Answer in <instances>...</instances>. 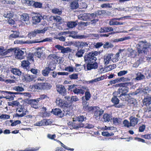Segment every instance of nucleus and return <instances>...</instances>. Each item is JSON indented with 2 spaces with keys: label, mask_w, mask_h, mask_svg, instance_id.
I'll return each mask as SVG.
<instances>
[{
  "label": "nucleus",
  "mask_w": 151,
  "mask_h": 151,
  "mask_svg": "<svg viewBox=\"0 0 151 151\" xmlns=\"http://www.w3.org/2000/svg\"><path fill=\"white\" fill-rule=\"evenodd\" d=\"M78 17V19L86 21L88 19V13H83L81 14Z\"/></svg>",
  "instance_id": "nucleus-20"
},
{
  "label": "nucleus",
  "mask_w": 151,
  "mask_h": 151,
  "mask_svg": "<svg viewBox=\"0 0 151 151\" xmlns=\"http://www.w3.org/2000/svg\"><path fill=\"white\" fill-rule=\"evenodd\" d=\"M112 119L111 115L108 114H105L103 116L102 121L104 122H108Z\"/></svg>",
  "instance_id": "nucleus-15"
},
{
  "label": "nucleus",
  "mask_w": 151,
  "mask_h": 151,
  "mask_svg": "<svg viewBox=\"0 0 151 151\" xmlns=\"http://www.w3.org/2000/svg\"><path fill=\"white\" fill-rule=\"evenodd\" d=\"M98 16H103L106 14V12L104 10H98L96 12Z\"/></svg>",
  "instance_id": "nucleus-54"
},
{
  "label": "nucleus",
  "mask_w": 151,
  "mask_h": 151,
  "mask_svg": "<svg viewBox=\"0 0 151 151\" xmlns=\"http://www.w3.org/2000/svg\"><path fill=\"white\" fill-rule=\"evenodd\" d=\"M11 71L14 74L18 76H20L21 74V72L20 70L17 68H12Z\"/></svg>",
  "instance_id": "nucleus-32"
},
{
  "label": "nucleus",
  "mask_w": 151,
  "mask_h": 151,
  "mask_svg": "<svg viewBox=\"0 0 151 151\" xmlns=\"http://www.w3.org/2000/svg\"><path fill=\"white\" fill-rule=\"evenodd\" d=\"M143 104L144 105L148 106L151 103V96H147L146 98H145L143 101Z\"/></svg>",
  "instance_id": "nucleus-19"
},
{
  "label": "nucleus",
  "mask_w": 151,
  "mask_h": 151,
  "mask_svg": "<svg viewBox=\"0 0 151 151\" xmlns=\"http://www.w3.org/2000/svg\"><path fill=\"white\" fill-rule=\"evenodd\" d=\"M82 104L83 105V109L85 111H86L88 110H90V107H89V103L86 101L85 100L84 96H83L82 97Z\"/></svg>",
  "instance_id": "nucleus-14"
},
{
  "label": "nucleus",
  "mask_w": 151,
  "mask_h": 151,
  "mask_svg": "<svg viewBox=\"0 0 151 151\" xmlns=\"http://www.w3.org/2000/svg\"><path fill=\"white\" fill-rule=\"evenodd\" d=\"M56 90L60 93L63 95H65L66 93L65 88L63 85H56Z\"/></svg>",
  "instance_id": "nucleus-9"
},
{
  "label": "nucleus",
  "mask_w": 151,
  "mask_h": 151,
  "mask_svg": "<svg viewBox=\"0 0 151 151\" xmlns=\"http://www.w3.org/2000/svg\"><path fill=\"white\" fill-rule=\"evenodd\" d=\"M43 53V50L40 48H38L34 53L35 55L38 58H40Z\"/></svg>",
  "instance_id": "nucleus-35"
},
{
  "label": "nucleus",
  "mask_w": 151,
  "mask_h": 151,
  "mask_svg": "<svg viewBox=\"0 0 151 151\" xmlns=\"http://www.w3.org/2000/svg\"><path fill=\"white\" fill-rule=\"evenodd\" d=\"M94 114L95 118L101 116L104 113V111L98 106H91L90 108Z\"/></svg>",
  "instance_id": "nucleus-5"
},
{
  "label": "nucleus",
  "mask_w": 151,
  "mask_h": 151,
  "mask_svg": "<svg viewBox=\"0 0 151 151\" xmlns=\"http://www.w3.org/2000/svg\"><path fill=\"white\" fill-rule=\"evenodd\" d=\"M123 124H124L125 127L128 128L131 126L130 123L129 122V121L126 119H125L124 121Z\"/></svg>",
  "instance_id": "nucleus-53"
},
{
  "label": "nucleus",
  "mask_w": 151,
  "mask_h": 151,
  "mask_svg": "<svg viewBox=\"0 0 151 151\" xmlns=\"http://www.w3.org/2000/svg\"><path fill=\"white\" fill-rule=\"evenodd\" d=\"M94 127V125L92 124H90L88 123L86 124L85 125V128L87 129H91Z\"/></svg>",
  "instance_id": "nucleus-62"
},
{
  "label": "nucleus",
  "mask_w": 151,
  "mask_h": 151,
  "mask_svg": "<svg viewBox=\"0 0 151 151\" xmlns=\"http://www.w3.org/2000/svg\"><path fill=\"white\" fill-rule=\"evenodd\" d=\"M42 6V4L40 2H35L34 7L35 8H41Z\"/></svg>",
  "instance_id": "nucleus-64"
},
{
  "label": "nucleus",
  "mask_w": 151,
  "mask_h": 151,
  "mask_svg": "<svg viewBox=\"0 0 151 151\" xmlns=\"http://www.w3.org/2000/svg\"><path fill=\"white\" fill-rule=\"evenodd\" d=\"M68 108H67V110H64V113H63L61 109L59 108H55L52 109V112L55 115H57L59 117L62 118L64 115L67 116L68 115H70V113L68 110Z\"/></svg>",
  "instance_id": "nucleus-3"
},
{
  "label": "nucleus",
  "mask_w": 151,
  "mask_h": 151,
  "mask_svg": "<svg viewBox=\"0 0 151 151\" xmlns=\"http://www.w3.org/2000/svg\"><path fill=\"white\" fill-rule=\"evenodd\" d=\"M127 72V70L121 71L118 73V76H121L125 75Z\"/></svg>",
  "instance_id": "nucleus-58"
},
{
  "label": "nucleus",
  "mask_w": 151,
  "mask_h": 151,
  "mask_svg": "<svg viewBox=\"0 0 151 151\" xmlns=\"http://www.w3.org/2000/svg\"><path fill=\"white\" fill-rule=\"evenodd\" d=\"M70 8L72 9H76L79 7V4L78 1H72L70 4Z\"/></svg>",
  "instance_id": "nucleus-23"
},
{
  "label": "nucleus",
  "mask_w": 151,
  "mask_h": 151,
  "mask_svg": "<svg viewBox=\"0 0 151 151\" xmlns=\"http://www.w3.org/2000/svg\"><path fill=\"white\" fill-rule=\"evenodd\" d=\"M46 30V29L45 30L44 29L42 30L35 29L34 31L30 32L29 33L34 37L38 34L44 33Z\"/></svg>",
  "instance_id": "nucleus-22"
},
{
  "label": "nucleus",
  "mask_w": 151,
  "mask_h": 151,
  "mask_svg": "<svg viewBox=\"0 0 151 151\" xmlns=\"http://www.w3.org/2000/svg\"><path fill=\"white\" fill-rule=\"evenodd\" d=\"M77 24L76 22L70 21L67 23V26L70 28H72L76 27Z\"/></svg>",
  "instance_id": "nucleus-31"
},
{
  "label": "nucleus",
  "mask_w": 151,
  "mask_h": 151,
  "mask_svg": "<svg viewBox=\"0 0 151 151\" xmlns=\"http://www.w3.org/2000/svg\"><path fill=\"white\" fill-rule=\"evenodd\" d=\"M35 78V76L30 75H27L25 77V80L27 82L32 81Z\"/></svg>",
  "instance_id": "nucleus-34"
},
{
  "label": "nucleus",
  "mask_w": 151,
  "mask_h": 151,
  "mask_svg": "<svg viewBox=\"0 0 151 151\" xmlns=\"http://www.w3.org/2000/svg\"><path fill=\"white\" fill-rule=\"evenodd\" d=\"M53 69H52L51 68H50L49 67H46L42 71V74L45 76H47L48 74L51 70Z\"/></svg>",
  "instance_id": "nucleus-24"
},
{
  "label": "nucleus",
  "mask_w": 151,
  "mask_h": 151,
  "mask_svg": "<svg viewBox=\"0 0 151 151\" xmlns=\"http://www.w3.org/2000/svg\"><path fill=\"white\" fill-rule=\"evenodd\" d=\"M52 19L57 22H60L61 20V18L58 16H54L52 17Z\"/></svg>",
  "instance_id": "nucleus-57"
},
{
  "label": "nucleus",
  "mask_w": 151,
  "mask_h": 151,
  "mask_svg": "<svg viewBox=\"0 0 151 151\" xmlns=\"http://www.w3.org/2000/svg\"><path fill=\"white\" fill-rule=\"evenodd\" d=\"M144 78L145 76L144 75L139 73L137 74L136 79L137 80H140L144 79Z\"/></svg>",
  "instance_id": "nucleus-51"
},
{
  "label": "nucleus",
  "mask_w": 151,
  "mask_h": 151,
  "mask_svg": "<svg viewBox=\"0 0 151 151\" xmlns=\"http://www.w3.org/2000/svg\"><path fill=\"white\" fill-rule=\"evenodd\" d=\"M84 96L85 100H89L91 97V94L88 91L86 92L85 93V96Z\"/></svg>",
  "instance_id": "nucleus-46"
},
{
  "label": "nucleus",
  "mask_w": 151,
  "mask_h": 151,
  "mask_svg": "<svg viewBox=\"0 0 151 151\" xmlns=\"http://www.w3.org/2000/svg\"><path fill=\"white\" fill-rule=\"evenodd\" d=\"M88 19L91 20L95 18L96 17H98L97 14L96 12L93 13H88Z\"/></svg>",
  "instance_id": "nucleus-40"
},
{
  "label": "nucleus",
  "mask_w": 151,
  "mask_h": 151,
  "mask_svg": "<svg viewBox=\"0 0 151 151\" xmlns=\"http://www.w3.org/2000/svg\"><path fill=\"white\" fill-rule=\"evenodd\" d=\"M45 120H42L41 121H38L34 124L35 126H41L43 125H44V122Z\"/></svg>",
  "instance_id": "nucleus-55"
},
{
  "label": "nucleus",
  "mask_w": 151,
  "mask_h": 151,
  "mask_svg": "<svg viewBox=\"0 0 151 151\" xmlns=\"http://www.w3.org/2000/svg\"><path fill=\"white\" fill-rule=\"evenodd\" d=\"M113 120L114 124L116 125H117L120 124L122 119L120 118H113Z\"/></svg>",
  "instance_id": "nucleus-38"
},
{
  "label": "nucleus",
  "mask_w": 151,
  "mask_h": 151,
  "mask_svg": "<svg viewBox=\"0 0 151 151\" xmlns=\"http://www.w3.org/2000/svg\"><path fill=\"white\" fill-rule=\"evenodd\" d=\"M44 16L42 17L40 15L35 16L32 17L33 23L34 24H36L38 23L41 21V20L42 19L44 18Z\"/></svg>",
  "instance_id": "nucleus-16"
},
{
  "label": "nucleus",
  "mask_w": 151,
  "mask_h": 151,
  "mask_svg": "<svg viewBox=\"0 0 151 151\" xmlns=\"http://www.w3.org/2000/svg\"><path fill=\"white\" fill-rule=\"evenodd\" d=\"M31 62L28 60H24L22 62V66H28L30 65Z\"/></svg>",
  "instance_id": "nucleus-50"
},
{
  "label": "nucleus",
  "mask_w": 151,
  "mask_h": 151,
  "mask_svg": "<svg viewBox=\"0 0 151 151\" xmlns=\"http://www.w3.org/2000/svg\"><path fill=\"white\" fill-rule=\"evenodd\" d=\"M38 84L41 90L50 89L51 87L50 84L48 83H41Z\"/></svg>",
  "instance_id": "nucleus-17"
},
{
  "label": "nucleus",
  "mask_w": 151,
  "mask_h": 151,
  "mask_svg": "<svg viewBox=\"0 0 151 151\" xmlns=\"http://www.w3.org/2000/svg\"><path fill=\"white\" fill-rule=\"evenodd\" d=\"M19 33L17 31H13V33L9 36V38H16L19 37Z\"/></svg>",
  "instance_id": "nucleus-36"
},
{
  "label": "nucleus",
  "mask_w": 151,
  "mask_h": 151,
  "mask_svg": "<svg viewBox=\"0 0 151 151\" xmlns=\"http://www.w3.org/2000/svg\"><path fill=\"white\" fill-rule=\"evenodd\" d=\"M69 78L71 79H76L78 78V75L76 74H73L69 76Z\"/></svg>",
  "instance_id": "nucleus-61"
},
{
  "label": "nucleus",
  "mask_w": 151,
  "mask_h": 151,
  "mask_svg": "<svg viewBox=\"0 0 151 151\" xmlns=\"http://www.w3.org/2000/svg\"><path fill=\"white\" fill-rule=\"evenodd\" d=\"M124 49H119V52H118L115 55L113 58L112 59V61L113 62H116L119 60V54L121 53V51H123L124 50Z\"/></svg>",
  "instance_id": "nucleus-25"
},
{
  "label": "nucleus",
  "mask_w": 151,
  "mask_h": 151,
  "mask_svg": "<svg viewBox=\"0 0 151 151\" xmlns=\"http://www.w3.org/2000/svg\"><path fill=\"white\" fill-rule=\"evenodd\" d=\"M12 51H13L12 48L8 49L6 51L4 47H0V55L1 56L6 55Z\"/></svg>",
  "instance_id": "nucleus-13"
},
{
  "label": "nucleus",
  "mask_w": 151,
  "mask_h": 151,
  "mask_svg": "<svg viewBox=\"0 0 151 151\" xmlns=\"http://www.w3.org/2000/svg\"><path fill=\"white\" fill-rule=\"evenodd\" d=\"M109 67H104V68L102 67L100 68L99 70V72L100 73H103L106 72L114 68V67H113V68H109V69L108 68H109Z\"/></svg>",
  "instance_id": "nucleus-27"
},
{
  "label": "nucleus",
  "mask_w": 151,
  "mask_h": 151,
  "mask_svg": "<svg viewBox=\"0 0 151 151\" xmlns=\"http://www.w3.org/2000/svg\"><path fill=\"white\" fill-rule=\"evenodd\" d=\"M119 100L116 96H114L111 99V101L114 104L113 106L116 108H119L122 107L121 105L120 104L118 105L119 103Z\"/></svg>",
  "instance_id": "nucleus-11"
},
{
  "label": "nucleus",
  "mask_w": 151,
  "mask_h": 151,
  "mask_svg": "<svg viewBox=\"0 0 151 151\" xmlns=\"http://www.w3.org/2000/svg\"><path fill=\"white\" fill-rule=\"evenodd\" d=\"M21 19L22 22L24 21L28 22L29 20V17L28 14H24L21 16Z\"/></svg>",
  "instance_id": "nucleus-30"
},
{
  "label": "nucleus",
  "mask_w": 151,
  "mask_h": 151,
  "mask_svg": "<svg viewBox=\"0 0 151 151\" xmlns=\"http://www.w3.org/2000/svg\"><path fill=\"white\" fill-rule=\"evenodd\" d=\"M12 49L13 51L11 52H14V55L16 58L20 59H21L24 58V51L20 49H16L15 50L13 49Z\"/></svg>",
  "instance_id": "nucleus-6"
},
{
  "label": "nucleus",
  "mask_w": 151,
  "mask_h": 151,
  "mask_svg": "<svg viewBox=\"0 0 151 151\" xmlns=\"http://www.w3.org/2000/svg\"><path fill=\"white\" fill-rule=\"evenodd\" d=\"M130 39V37H125L120 38H117L115 39L113 41L115 42H121L129 40Z\"/></svg>",
  "instance_id": "nucleus-39"
},
{
  "label": "nucleus",
  "mask_w": 151,
  "mask_h": 151,
  "mask_svg": "<svg viewBox=\"0 0 151 151\" xmlns=\"http://www.w3.org/2000/svg\"><path fill=\"white\" fill-rule=\"evenodd\" d=\"M84 50L80 49L78 50L76 52V55L78 57H81L83 56V55L85 52Z\"/></svg>",
  "instance_id": "nucleus-37"
},
{
  "label": "nucleus",
  "mask_w": 151,
  "mask_h": 151,
  "mask_svg": "<svg viewBox=\"0 0 151 151\" xmlns=\"http://www.w3.org/2000/svg\"><path fill=\"white\" fill-rule=\"evenodd\" d=\"M101 134L104 136L109 137L113 136L114 134L112 132L109 133L107 132H102Z\"/></svg>",
  "instance_id": "nucleus-49"
},
{
  "label": "nucleus",
  "mask_w": 151,
  "mask_h": 151,
  "mask_svg": "<svg viewBox=\"0 0 151 151\" xmlns=\"http://www.w3.org/2000/svg\"><path fill=\"white\" fill-rule=\"evenodd\" d=\"M113 54H108L104 57V62L105 65H107L112 61V59L111 60L112 57L113 56Z\"/></svg>",
  "instance_id": "nucleus-18"
},
{
  "label": "nucleus",
  "mask_w": 151,
  "mask_h": 151,
  "mask_svg": "<svg viewBox=\"0 0 151 151\" xmlns=\"http://www.w3.org/2000/svg\"><path fill=\"white\" fill-rule=\"evenodd\" d=\"M123 84H124V85L118 89L119 94H127V93L129 91V88L127 87L128 83H123Z\"/></svg>",
  "instance_id": "nucleus-8"
},
{
  "label": "nucleus",
  "mask_w": 151,
  "mask_h": 151,
  "mask_svg": "<svg viewBox=\"0 0 151 151\" xmlns=\"http://www.w3.org/2000/svg\"><path fill=\"white\" fill-rule=\"evenodd\" d=\"M34 54L32 53H29L27 57L28 60L30 61L31 63H33L34 61Z\"/></svg>",
  "instance_id": "nucleus-44"
},
{
  "label": "nucleus",
  "mask_w": 151,
  "mask_h": 151,
  "mask_svg": "<svg viewBox=\"0 0 151 151\" xmlns=\"http://www.w3.org/2000/svg\"><path fill=\"white\" fill-rule=\"evenodd\" d=\"M10 118V116L2 114L0 116V119H7Z\"/></svg>",
  "instance_id": "nucleus-63"
},
{
  "label": "nucleus",
  "mask_w": 151,
  "mask_h": 151,
  "mask_svg": "<svg viewBox=\"0 0 151 151\" xmlns=\"http://www.w3.org/2000/svg\"><path fill=\"white\" fill-rule=\"evenodd\" d=\"M86 119V117L83 115H80L76 118L75 120L74 121H78L79 122H82L83 121H85Z\"/></svg>",
  "instance_id": "nucleus-28"
},
{
  "label": "nucleus",
  "mask_w": 151,
  "mask_h": 151,
  "mask_svg": "<svg viewBox=\"0 0 151 151\" xmlns=\"http://www.w3.org/2000/svg\"><path fill=\"white\" fill-rule=\"evenodd\" d=\"M47 96L45 94L41 95H40V97L37 98L38 101H39L41 100H42L44 99L48 98Z\"/></svg>",
  "instance_id": "nucleus-56"
},
{
  "label": "nucleus",
  "mask_w": 151,
  "mask_h": 151,
  "mask_svg": "<svg viewBox=\"0 0 151 151\" xmlns=\"http://www.w3.org/2000/svg\"><path fill=\"white\" fill-rule=\"evenodd\" d=\"M52 12L55 14H60L62 12L61 11L59 10L57 8H54L52 9Z\"/></svg>",
  "instance_id": "nucleus-59"
},
{
  "label": "nucleus",
  "mask_w": 151,
  "mask_h": 151,
  "mask_svg": "<svg viewBox=\"0 0 151 151\" xmlns=\"http://www.w3.org/2000/svg\"><path fill=\"white\" fill-rule=\"evenodd\" d=\"M28 112V111L26 110L24 113H22L21 114H19L18 113L15 114L14 115V117H22L24 116L27 114V113Z\"/></svg>",
  "instance_id": "nucleus-45"
},
{
  "label": "nucleus",
  "mask_w": 151,
  "mask_h": 151,
  "mask_svg": "<svg viewBox=\"0 0 151 151\" xmlns=\"http://www.w3.org/2000/svg\"><path fill=\"white\" fill-rule=\"evenodd\" d=\"M13 89L17 91V92L22 91H24V88L23 87L19 86H15Z\"/></svg>",
  "instance_id": "nucleus-48"
},
{
  "label": "nucleus",
  "mask_w": 151,
  "mask_h": 151,
  "mask_svg": "<svg viewBox=\"0 0 151 151\" xmlns=\"http://www.w3.org/2000/svg\"><path fill=\"white\" fill-rule=\"evenodd\" d=\"M139 89H137L136 91V93H129V94H124L120 93V95L119 96L120 99L123 101H127L129 99V97L130 96V95H134L137 94L138 92H137V91H139Z\"/></svg>",
  "instance_id": "nucleus-7"
},
{
  "label": "nucleus",
  "mask_w": 151,
  "mask_h": 151,
  "mask_svg": "<svg viewBox=\"0 0 151 151\" xmlns=\"http://www.w3.org/2000/svg\"><path fill=\"white\" fill-rule=\"evenodd\" d=\"M39 147H29L26 148L24 150H22L19 151H36L38 150Z\"/></svg>",
  "instance_id": "nucleus-43"
},
{
  "label": "nucleus",
  "mask_w": 151,
  "mask_h": 151,
  "mask_svg": "<svg viewBox=\"0 0 151 151\" xmlns=\"http://www.w3.org/2000/svg\"><path fill=\"white\" fill-rule=\"evenodd\" d=\"M147 44V43L144 44L142 47H137V52L139 56H142L147 54L148 52V48L149 47V45Z\"/></svg>",
  "instance_id": "nucleus-4"
},
{
  "label": "nucleus",
  "mask_w": 151,
  "mask_h": 151,
  "mask_svg": "<svg viewBox=\"0 0 151 151\" xmlns=\"http://www.w3.org/2000/svg\"><path fill=\"white\" fill-rule=\"evenodd\" d=\"M129 119L131 126L133 127L137 124L139 120L138 118L132 116H131L129 118Z\"/></svg>",
  "instance_id": "nucleus-21"
},
{
  "label": "nucleus",
  "mask_w": 151,
  "mask_h": 151,
  "mask_svg": "<svg viewBox=\"0 0 151 151\" xmlns=\"http://www.w3.org/2000/svg\"><path fill=\"white\" fill-rule=\"evenodd\" d=\"M64 99L65 101V103L69 104H69H71V97L68 96H65L64 97Z\"/></svg>",
  "instance_id": "nucleus-47"
},
{
  "label": "nucleus",
  "mask_w": 151,
  "mask_h": 151,
  "mask_svg": "<svg viewBox=\"0 0 151 151\" xmlns=\"http://www.w3.org/2000/svg\"><path fill=\"white\" fill-rule=\"evenodd\" d=\"M14 15V13L13 12L10 11H7L6 14L4 15V17L11 19L13 17Z\"/></svg>",
  "instance_id": "nucleus-42"
},
{
  "label": "nucleus",
  "mask_w": 151,
  "mask_h": 151,
  "mask_svg": "<svg viewBox=\"0 0 151 151\" xmlns=\"http://www.w3.org/2000/svg\"><path fill=\"white\" fill-rule=\"evenodd\" d=\"M99 54L96 51H92L84 56L85 62L87 63V66H98V64L95 62L97 59L96 56Z\"/></svg>",
  "instance_id": "nucleus-1"
},
{
  "label": "nucleus",
  "mask_w": 151,
  "mask_h": 151,
  "mask_svg": "<svg viewBox=\"0 0 151 151\" xmlns=\"http://www.w3.org/2000/svg\"><path fill=\"white\" fill-rule=\"evenodd\" d=\"M56 103L57 105L60 107H65L66 108V109H67L68 107L69 106V104L65 103L64 101H63V100L59 98H58L56 99Z\"/></svg>",
  "instance_id": "nucleus-10"
},
{
  "label": "nucleus",
  "mask_w": 151,
  "mask_h": 151,
  "mask_svg": "<svg viewBox=\"0 0 151 151\" xmlns=\"http://www.w3.org/2000/svg\"><path fill=\"white\" fill-rule=\"evenodd\" d=\"M43 120H45L44 122V125H48L49 124H50L51 123L53 122V120L52 119H44Z\"/></svg>",
  "instance_id": "nucleus-60"
},
{
  "label": "nucleus",
  "mask_w": 151,
  "mask_h": 151,
  "mask_svg": "<svg viewBox=\"0 0 151 151\" xmlns=\"http://www.w3.org/2000/svg\"><path fill=\"white\" fill-rule=\"evenodd\" d=\"M47 59L50 61L49 63H47L48 65L50 66L56 65L55 64L63 63V58L58 57L57 54H52L49 55Z\"/></svg>",
  "instance_id": "nucleus-2"
},
{
  "label": "nucleus",
  "mask_w": 151,
  "mask_h": 151,
  "mask_svg": "<svg viewBox=\"0 0 151 151\" xmlns=\"http://www.w3.org/2000/svg\"><path fill=\"white\" fill-rule=\"evenodd\" d=\"M72 50L69 47L65 48L63 47L61 50V52L63 53H68L71 52Z\"/></svg>",
  "instance_id": "nucleus-41"
},
{
  "label": "nucleus",
  "mask_w": 151,
  "mask_h": 151,
  "mask_svg": "<svg viewBox=\"0 0 151 151\" xmlns=\"http://www.w3.org/2000/svg\"><path fill=\"white\" fill-rule=\"evenodd\" d=\"M113 29L111 27H107L101 28L99 30V32L101 33L113 31Z\"/></svg>",
  "instance_id": "nucleus-26"
},
{
  "label": "nucleus",
  "mask_w": 151,
  "mask_h": 151,
  "mask_svg": "<svg viewBox=\"0 0 151 151\" xmlns=\"http://www.w3.org/2000/svg\"><path fill=\"white\" fill-rule=\"evenodd\" d=\"M76 45L77 47L83 48V47H88V44L87 42H76Z\"/></svg>",
  "instance_id": "nucleus-29"
},
{
  "label": "nucleus",
  "mask_w": 151,
  "mask_h": 151,
  "mask_svg": "<svg viewBox=\"0 0 151 151\" xmlns=\"http://www.w3.org/2000/svg\"><path fill=\"white\" fill-rule=\"evenodd\" d=\"M21 94H22V93L19 92H12L8 91L7 96H6L7 97L6 99L13 100L14 98L16 97L15 95Z\"/></svg>",
  "instance_id": "nucleus-12"
},
{
  "label": "nucleus",
  "mask_w": 151,
  "mask_h": 151,
  "mask_svg": "<svg viewBox=\"0 0 151 151\" xmlns=\"http://www.w3.org/2000/svg\"><path fill=\"white\" fill-rule=\"evenodd\" d=\"M24 2H26L29 5L34 6L35 2L33 0H24Z\"/></svg>",
  "instance_id": "nucleus-52"
},
{
  "label": "nucleus",
  "mask_w": 151,
  "mask_h": 151,
  "mask_svg": "<svg viewBox=\"0 0 151 151\" xmlns=\"http://www.w3.org/2000/svg\"><path fill=\"white\" fill-rule=\"evenodd\" d=\"M71 91H72L75 94H78L81 93L82 94H83L84 93V91L83 90L81 89L77 88L76 87L74 89L71 90Z\"/></svg>",
  "instance_id": "nucleus-33"
}]
</instances>
